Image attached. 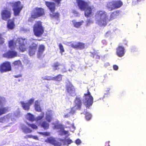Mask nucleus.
Here are the masks:
<instances>
[{"label": "nucleus", "mask_w": 146, "mask_h": 146, "mask_svg": "<svg viewBox=\"0 0 146 146\" xmlns=\"http://www.w3.org/2000/svg\"><path fill=\"white\" fill-rule=\"evenodd\" d=\"M109 146V145H108V146Z\"/></svg>", "instance_id": "59"}, {"label": "nucleus", "mask_w": 146, "mask_h": 146, "mask_svg": "<svg viewBox=\"0 0 146 146\" xmlns=\"http://www.w3.org/2000/svg\"><path fill=\"white\" fill-rule=\"evenodd\" d=\"M82 101L80 98L76 97L74 101V106L72 108H74V110L79 109L80 108L82 105Z\"/></svg>", "instance_id": "15"}, {"label": "nucleus", "mask_w": 146, "mask_h": 146, "mask_svg": "<svg viewBox=\"0 0 146 146\" xmlns=\"http://www.w3.org/2000/svg\"><path fill=\"white\" fill-rule=\"evenodd\" d=\"M116 54L119 57L123 56L125 54V49L124 47L119 46L116 49Z\"/></svg>", "instance_id": "17"}, {"label": "nucleus", "mask_w": 146, "mask_h": 146, "mask_svg": "<svg viewBox=\"0 0 146 146\" xmlns=\"http://www.w3.org/2000/svg\"><path fill=\"white\" fill-rule=\"evenodd\" d=\"M21 128L23 131L25 133H30L32 132V131L29 128H28L25 125H22L21 126Z\"/></svg>", "instance_id": "30"}, {"label": "nucleus", "mask_w": 146, "mask_h": 146, "mask_svg": "<svg viewBox=\"0 0 146 146\" xmlns=\"http://www.w3.org/2000/svg\"><path fill=\"white\" fill-rule=\"evenodd\" d=\"M93 22V21L90 20L88 19L87 20L86 22V25L87 26L89 25L90 24L92 23Z\"/></svg>", "instance_id": "46"}, {"label": "nucleus", "mask_w": 146, "mask_h": 146, "mask_svg": "<svg viewBox=\"0 0 146 146\" xmlns=\"http://www.w3.org/2000/svg\"><path fill=\"white\" fill-rule=\"evenodd\" d=\"M13 64L20 71L22 70L23 69V66L20 60H17L14 61L13 63Z\"/></svg>", "instance_id": "20"}, {"label": "nucleus", "mask_w": 146, "mask_h": 146, "mask_svg": "<svg viewBox=\"0 0 146 146\" xmlns=\"http://www.w3.org/2000/svg\"><path fill=\"white\" fill-rule=\"evenodd\" d=\"M93 57H95L97 58H100V56L97 54H93Z\"/></svg>", "instance_id": "50"}, {"label": "nucleus", "mask_w": 146, "mask_h": 146, "mask_svg": "<svg viewBox=\"0 0 146 146\" xmlns=\"http://www.w3.org/2000/svg\"><path fill=\"white\" fill-rule=\"evenodd\" d=\"M53 112L52 110H48L46 113L45 118L48 123L51 122L52 119Z\"/></svg>", "instance_id": "19"}, {"label": "nucleus", "mask_w": 146, "mask_h": 146, "mask_svg": "<svg viewBox=\"0 0 146 146\" xmlns=\"http://www.w3.org/2000/svg\"><path fill=\"white\" fill-rule=\"evenodd\" d=\"M60 141H62L64 143L65 145L70 144L73 142L72 140L70 139L69 138L66 139H60Z\"/></svg>", "instance_id": "32"}, {"label": "nucleus", "mask_w": 146, "mask_h": 146, "mask_svg": "<svg viewBox=\"0 0 146 146\" xmlns=\"http://www.w3.org/2000/svg\"><path fill=\"white\" fill-rule=\"evenodd\" d=\"M9 110V108L8 107H0V115L5 114Z\"/></svg>", "instance_id": "27"}, {"label": "nucleus", "mask_w": 146, "mask_h": 146, "mask_svg": "<svg viewBox=\"0 0 146 146\" xmlns=\"http://www.w3.org/2000/svg\"><path fill=\"white\" fill-rule=\"evenodd\" d=\"M29 125L33 129H36L37 128V127L35 124H29Z\"/></svg>", "instance_id": "44"}, {"label": "nucleus", "mask_w": 146, "mask_h": 146, "mask_svg": "<svg viewBox=\"0 0 146 146\" xmlns=\"http://www.w3.org/2000/svg\"><path fill=\"white\" fill-rule=\"evenodd\" d=\"M91 115L88 113H86V119L87 120H90L91 117Z\"/></svg>", "instance_id": "41"}, {"label": "nucleus", "mask_w": 146, "mask_h": 146, "mask_svg": "<svg viewBox=\"0 0 146 146\" xmlns=\"http://www.w3.org/2000/svg\"><path fill=\"white\" fill-rule=\"evenodd\" d=\"M35 110L36 111L38 112L41 111V109L40 106V102L38 101H36L35 102Z\"/></svg>", "instance_id": "29"}, {"label": "nucleus", "mask_w": 146, "mask_h": 146, "mask_svg": "<svg viewBox=\"0 0 146 146\" xmlns=\"http://www.w3.org/2000/svg\"><path fill=\"white\" fill-rule=\"evenodd\" d=\"M76 2L79 9L82 11L85 10V15L86 17H88L92 13L94 9L93 6H88V3L82 0H77Z\"/></svg>", "instance_id": "4"}, {"label": "nucleus", "mask_w": 146, "mask_h": 146, "mask_svg": "<svg viewBox=\"0 0 146 146\" xmlns=\"http://www.w3.org/2000/svg\"><path fill=\"white\" fill-rule=\"evenodd\" d=\"M14 115L12 113H9L0 117V123H6L8 122L10 119L11 120L12 116Z\"/></svg>", "instance_id": "14"}, {"label": "nucleus", "mask_w": 146, "mask_h": 146, "mask_svg": "<svg viewBox=\"0 0 146 146\" xmlns=\"http://www.w3.org/2000/svg\"><path fill=\"white\" fill-rule=\"evenodd\" d=\"M72 13L76 16H79V14L75 10H73L72 11Z\"/></svg>", "instance_id": "47"}, {"label": "nucleus", "mask_w": 146, "mask_h": 146, "mask_svg": "<svg viewBox=\"0 0 146 146\" xmlns=\"http://www.w3.org/2000/svg\"><path fill=\"white\" fill-rule=\"evenodd\" d=\"M76 110H74V108H72L71 109H67L64 111L63 115L64 118H68L74 114Z\"/></svg>", "instance_id": "13"}, {"label": "nucleus", "mask_w": 146, "mask_h": 146, "mask_svg": "<svg viewBox=\"0 0 146 146\" xmlns=\"http://www.w3.org/2000/svg\"><path fill=\"white\" fill-rule=\"evenodd\" d=\"M4 42V39L2 37L1 35L0 34V44H3Z\"/></svg>", "instance_id": "45"}, {"label": "nucleus", "mask_w": 146, "mask_h": 146, "mask_svg": "<svg viewBox=\"0 0 146 146\" xmlns=\"http://www.w3.org/2000/svg\"><path fill=\"white\" fill-rule=\"evenodd\" d=\"M29 21H30V19H29Z\"/></svg>", "instance_id": "58"}, {"label": "nucleus", "mask_w": 146, "mask_h": 146, "mask_svg": "<svg viewBox=\"0 0 146 146\" xmlns=\"http://www.w3.org/2000/svg\"><path fill=\"white\" fill-rule=\"evenodd\" d=\"M32 136L33 135H27L25 137V138H32Z\"/></svg>", "instance_id": "52"}, {"label": "nucleus", "mask_w": 146, "mask_h": 146, "mask_svg": "<svg viewBox=\"0 0 146 146\" xmlns=\"http://www.w3.org/2000/svg\"><path fill=\"white\" fill-rule=\"evenodd\" d=\"M45 4L50 11L53 13L55 9V4L53 2L45 1Z\"/></svg>", "instance_id": "18"}, {"label": "nucleus", "mask_w": 146, "mask_h": 146, "mask_svg": "<svg viewBox=\"0 0 146 146\" xmlns=\"http://www.w3.org/2000/svg\"><path fill=\"white\" fill-rule=\"evenodd\" d=\"M70 46L74 48H77L80 49H83L85 46L84 43L79 42H74L71 43Z\"/></svg>", "instance_id": "16"}, {"label": "nucleus", "mask_w": 146, "mask_h": 146, "mask_svg": "<svg viewBox=\"0 0 146 146\" xmlns=\"http://www.w3.org/2000/svg\"><path fill=\"white\" fill-rule=\"evenodd\" d=\"M109 93V90H108L106 93H105V94H108Z\"/></svg>", "instance_id": "55"}, {"label": "nucleus", "mask_w": 146, "mask_h": 146, "mask_svg": "<svg viewBox=\"0 0 146 146\" xmlns=\"http://www.w3.org/2000/svg\"><path fill=\"white\" fill-rule=\"evenodd\" d=\"M38 133L40 134L41 135H42L46 136H49L50 135V133L49 132H38Z\"/></svg>", "instance_id": "42"}, {"label": "nucleus", "mask_w": 146, "mask_h": 146, "mask_svg": "<svg viewBox=\"0 0 146 146\" xmlns=\"http://www.w3.org/2000/svg\"><path fill=\"white\" fill-rule=\"evenodd\" d=\"M35 40L33 39L28 41L26 38H18L15 40L14 39L9 42V47L11 49L16 48H19L22 52L26 51L28 48L27 42L32 44L29 47V53L30 56L34 55L36 51L37 47V44L35 42Z\"/></svg>", "instance_id": "1"}, {"label": "nucleus", "mask_w": 146, "mask_h": 146, "mask_svg": "<svg viewBox=\"0 0 146 146\" xmlns=\"http://www.w3.org/2000/svg\"><path fill=\"white\" fill-rule=\"evenodd\" d=\"M19 56L17 52L15 50H10L3 54V56L7 58H12Z\"/></svg>", "instance_id": "10"}, {"label": "nucleus", "mask_w": 146, "mask_h": 146, "mask_svg": "<svg viewBox=\"0 0 146 146\" xmlns=\"http://www.w3.org/2000/svg\"><path fill=\"white\" fill-rule=\"evenodd\" d=\"M58 46L60 50V53L62 54V53L64 52V51L63 46L61 44H59Z\"/></svg>", "instance_id": "39"}, {"label": "nucleus", "mask_w": 146, "mask_h": 146, "mask_svg": "<svg viewBox=\"0 0 146 146\" xmlns=\"http://www.w3.org/2000/svg\"><path fill=\"white\" fill-rule=\"evenodd\" d=\"M20 103L24 110L27 111L29 110L30 106L27 102H25L23 101H21Z\"/></svg>", "instance_id": "25"}, {"label": "nucleus", "mask_w": 146, "mask_h": 146, "mask_svg": "<svg viewBox=\"0 0 146 146\" xmlns=\"http://www.w3.org/2000/svg\"><path fill=\"white\" fill-rule=\"evenodd\" d=\"M75 143L77 145H79L80 144L81 141L80 139H78L75 141Z\"/></svg>", "instance_id": "48"}, {"label": "nucleus", "mask_w": 146, "mask_h": 146, "mask_svg": "<svg viewBox=\"0 0 146 146\" xmlns=\"http://www.w3.org/2000/svg\"><path fill=\"white\" fill-rule=\"evenodd\" d=\"M15 27V25L13 21L10 20L8 21L7 24V28L8 31L13 30Z\"/></svg>", "instance_id": "22"}, {"label": "nucleus", "mask_w": 146, "mask_h": 146, "mask_svg": "<svg viewBox=\"0 0 146 146\" xmlns=\"http://www.w3.org/2000/svg\"><path fill=\"white\" fill-rule=\"evenodd\" d=\"M26 118L32 122L35 121V117L34 115L30 113H28L25 116Z\"/></svg>", "instance_id": "26"}, {"label": "nucleus", "mask_w": 146, "mask_h": 146, "mask_svg": "<svg viewBox=\"0 0 146 146\" xmlns=\"http://www.w3.org/2000/svg\"><path fill=\"white\" fill-rule=\"evenodd\" d=\"M54 80L60 82L62 80V76L61 74H59L56 76L54 77Z\"/></svg>", "instance_id": "37"}, {"label": "nucleus", "mask_w": 146, "mask_h": 146, "mask_svg": "<svg viewBox=\"0 0 146 146\" xmlns=\"http://www.w3.org/2000/svg\"><path fill=\"white\" fill-rule=\"evenodd\" d=\"M63 72H66V71H62Z\"/></svg>", "instance_id": "57"}, {"label": "nucleus", "mask_w": 146, "mask_h": 146, "mask_svg": "<svg viewBox=\"0 0 146 146\" xmlns=\"http://www.w3.org/2000/svg\"><path fill=\"white\" fill-rule=\"evenodd\" d=\"M62 66L58 62H56L54 64V70H58L62 68Z\"/></svg>", "instance_id": "35"}, {"label": "nucleus", "mask_w": 146, "mask_h": 146, "mask_svg": "<svg viewBox=\"0 0 146 146\" xmlns=\"http://www.w3.org/2000/svg\"><path fill=\"white\" fill-rule=\"evenodd\" d=\"M58 121H57V124H55L54 123L52 124L54 125V126L53 127L54 129H59V135H65L66 137H67L69 136V134L68 133V131H67L64 130V128L62 125L60 124H58Z\"/></svg>", "instance_id": "7"}, {"label": "nucleus", "mask_w": 146, "mask_h": 146, "mask_svg": "<svg viewBox=\"0 0 146 146\" xmlns=\"http://www.w3.org/2000/svg\"><path fill=\"white\" fill-rule=\"evenodd\" d=\"M32 138L35 140H38V138L36 136H32Z\"/></svg>", "instance_id": "51"}, {"label": "nucleus", "mask_w": 146, "mask_h": 146, "mask_svg": "<svg viewBox=\"0 0 146 146\" xmlns=\"http://www.w3.org/2000/svg\"><path fill=\"white\" fill-rule=\"evenodd\" d=\"M35 99L33 98H32L30 100H29L28 102L27 103L30 106L32 104L34 101Z\"/></svg>", "instance_id": "43"}, {"label": "nucleus", "mask_w": 146, "mask_h": 146, "mask_svg": "<svg viewBox=\"0 0 146 146\" xmlns=\"http://www.w3.org/2000/svg\"><path fill=\"white\" fill-rule=\"evenodd\" d=\"M44 49L45 47L44 45H40L39 46L37 53V56L38 58H39L42 56Z\"/></svg>", "instance_id": "21"}, {"label": "nucleus", "mask_w": 146, "mask_h": 146, "mask_svg": "<svg viewBox=\"0 0 146 146\" xmlns=\"http://www.w3.org/2000/svg\"><path fill=\"white\" fill-rule=\"evenodd\" d=\"M54 77L51 76H46L42 78V79L43 80H54Z\"/></svg>", "instance_id": "38"}, {"label": "nucleus", "mask_w": 146, "mask_h": 146, "mask_svg": "<svg viewBox=\"0 0 146 146\" xmlns=\"http://www.w3.org/2000/svg\"><path fill=\"white\" fill-rule=\"evenodd\" d=\"M60 139H61L55 138L52 137H48L45 141L48 143L55 146H60L62 145V143L58 141H60Z\"/></svg>", "instance_id": "8"}, {"label": "nucleus", "mask_w": 146, "mask_h": 146, "mask_svg": "<svg viewBox=\"0 0 146 146\" xmlns=\"http://www.w3.org/2000/svg\"><path fill=\"white\" fill-rule=\"evenodd\" d=\"M39 124L41 127H42L44 129H47L49 128V123L46 121H42Z\"/></svg>", "instance_id": "23"}, {"label": "nucleus", "mask_w": 146, "mask_h": 146, "mask_svg": "<svg viewBox=\"0 0 146 146\" xmlns=\"http://www.w3.org/2000/svg\"><path fill=\"white\" fill-rule=\"evenodd\" d=\"M66 123H67V124H69V122H67Z\"/></svg>", "instance_id": "56"}, {"label": "nucleus", "mask_w": 146, "mask_h": 146, "mask_svg": "<svg viewBox=\"0 0 146 146\" xmlns=\"http://www.w3.org/2000/svg\"><path fill=\"white\" fill-rule=\"evenodd\" d=\"M44 117V113L42 112L40 115L35 118V121L38 123L39 121L42 119Z\"/></svg>", "instance_id": "33"}, {"label": "nucleus", "mask_w": 146, "mask_h": 146, "mask_svg": "<svg viewBox=\"0 0 146 146\" xmlns=\"http://www.w3.org/2000/svg\"><path fill=\"white\" fill-rule=\"evenodd\" d=\"M14 115L12 116L11 120L12 121H14L16 120V117H19L21 116V114L20 113V111L18 109L17 111L15 112L14 114H13Z\"/></svg>", "instance_id": "28"}, {"label": "nucleus", "mask_w": 146, "mask_h": 146, "mask_svg": "<svg viewBox=\"0 0 146 146\" xmlns=\"http://www.w3.org/2000/svg\"><path fill=\"white\" fill-rule=\"evenodd\" d=\"M115 9L120 7L122 5V3L120 1H114Z\"/></svg>", "instance_id": "34"}, {"label": "nucleus", "mask_w": 146, "mask_h": 146, "mask_svg": "<svg viewBox=\"0 0 146 146\" xmlns=\"http://www.w3.org/2000/svg\"><path fill=\"white\" fill-rule=\"evenodd\" d=\"M114 1L109 2L107 3V7L108 9L111 11L115 9Z\"/></svg>", "instance_id": "31"}, {"label": "nucleus", "mask_w": 146, "mask_h": 146, "mask_svg": "<svg viewBox=\"0 0 146 146\" xmlns=\"http://www.w3.org/2000/svg\"><path fill=\"white\" fill-rule=\"evenodd\" d=\"M11 70L10 63L5 62L1 64L0 66V71L1 72L9 71Z\"/></svg>", "instance_id": "11"}, {"label": "nucleus", "mask_w": 146, "mask_h": 146, "mask_svg": "<svg viewBox=\"0 0 146 146\" xmlns=\"http://www.w3.org/2000/svg\"><path fill=\"white\" fill-rule=\"evenodd\" d=\"M44 14L43 9L42 8H36L31 13L32 18L35 19L41 16Z\"/></svg>", "instance_id": "9"}, {"label": "nucleus", "mask_w": 146, "mask_h": 146, "mask_svg": "<svg viewBox=\"0 0 146 146\" xmlns=\"http://www.w3.org/2000/svg\"><path fill=\"white\" fill-rule=\"evenodd\" d=\"M68 127H71L72 128H73L74 129V125L73 124H71L70 126H68Z\"/></svg>", "instance_id": "54"}, {"label": "nucleus", "mask_w": 146, "mask_h": 146, "mask_svg": "<svg viewBox=\"0 0 146 146\" xmlns=\"http://www.w3.org/2000/svg\"><path fill=\"white\" fill-rule=\"evenodd\" d=\"M72 23L74 27L77 28H79L81 26L83 25L84 21L82 20L79 22H76L75 20H73L72 21Z\"/></svg>", "instance_id": "24"}, {"label": "nucleus", "mask_w": 146, "mask_h": 146, "mask_svg": "<svg viewBox=\"0 0 146 146\" xmlns=\"http://www.w3.org/2000/svg\"><path fill=\"white\" fill-rule=\"evenodd\" d=\"M6 102L5 98L3 97L0 96V106H4Z\"/></svg>", "instance_id": "36"}, {"label": "nucleus", "mask_w": 146, "mask_h": 146, "mask_svg": "<svg viewBox=\"0 0 146 146\" xmlns=\"http://www.w3.org/2000/svg\"><path fill=\"white\" fill-rule=\"evenodd\" d=\"M54 1L58 4H59L60 3V1L62 0H54Z\"/></svg>", "instance_id": "53"}, {"label": "nucleus", "mask_w": 146, "mask_h": 146, "mask_svg": "<svg viewBox=\"0 0 146 146\" xmlns=\"http://www.w3.org/2000/svg\"><path fill=\"white\" fill-rule=\"evenodd\" d=\"M66 90L68 93L71 96H74L76 95L75 89L71 83H69L68 84Z\"/></svg>", "instance_id": "12"}, {"label": "nucleus", "mask_w": 146, "mask_h": 146, "mask_svg": "<svg viewBox=\"0 0 146 146\" xmlns=\"http://www.w3.org/2000/svg\"><path fill=\"white\" fill-rule=\"evenodd\" d=\"M85 98L83 100L84 104L87 108H89L93 103V98L88 91L87 94H85Z\"/></svg>", "instance_id": "6"}, {"label": "nucleus", "mask_w": 146, "mask_h": 146, "mask_svg": "<svg viewBox=\"0 0 146 146\" xmlns=\"http://www.w3.org/2000/svg\"><path fill=\"white\" fill-rule=\"evenodd\" d=\"M119 15V12H114L110 17L108 13L104 11H98L95 15L96 23L100 26H106L108 21L115 19Z\"/></svg>", "instance_id": "3"}, {"label": "nucleus", "mask_w": 146, "mask_h": 146, "mask_svg": "<svg viewBox=\"0 0 146 146\" xmlns=\"http://www.w3.org/2000/svg\"><path fill=\"white\" fill-rule=\"evenodd\" d=\"M33 31L35 35L36 36H40L42 34L44 30L40 21L36 22L34 26Z\"/></svg>", "instance_id": "5"}, {"label": "nucleus", "mask_w": 146, "mask_h": 146, "mask_svg": "<svg viewBox=\"0 0 146 146\" xmlns=\"http://www.w3.org/2000/svg\"><path fill=\"white\" fill-rule=\"evenodd\" d=\"M6 7L1 10V13L2 19L7 21L11 17V9L12 8L15 16H18L23 7V5L20 1L8 2L6 4Z\"/></svg>", "instance_id": "2"}, {"label": "nucleus", "mask_w": 146, "mask_h": 146, "mask_svg": "<svg viewBox=\"0 0 146 146\" xmlns=\"http://www.w3.org/2000/svg\"><path fill=\"white\" fill-rule=\"evenodd\" d=\"M113 68L115 70H117L118 68V67L116 65H114L113 66Z\"/></svg>", "instance_id": "49"}, {"label": "nucleus", "mask_w": 146, "mask_h": 146, "mask_svg": "<svg viewBox=\"0 0 146 146\" xmlns=\"http://www.w3.org/2000/svg\"><path fill=\"white\" fill-rule=\"evenodd\" d=\"M50 15L51 17H54L57 20L58 19V18L59 16V14L58 13H53L52 14H50Z\"/></svg>", "instance_id": "40"}]
</instances>
